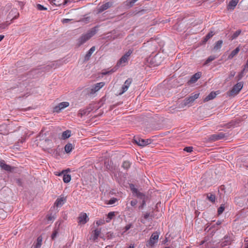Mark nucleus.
I'll use <instances>...</instances> for the list:
<instances>
[{
	"label": "nucleus",
	"mask_w": 248,
	"mask_h": 248,
	"mask_svg": "<svg viewBox=\"0 0 248 248\" xmlns=\"http://www.w3.org/2000/svg\"><path fill=\"white\" fill-rule=\"evenodd\" d=\"M95 33L96 30L95 29H93L89 31L87 33L82 35L77 40V45L78 46H81L93 36Z\"/></svg>",
	"instance_id": "obj_1"
},
{
	"label": "nucleus",
	"mask_w": 248,
	"mask_h": 248,
	"mask_svg": "<svg viewBox=\"0 0 248 248\" xmlns=\"http://www.w3.org/2000/svg\"><path fill=\"white\" fill-rule=\"evenodd\" d=\"M243 87V83L240 82L236 84L232 88V89L228 93V95L229 96H232L238 94L241 91Z\"/></svg>",
	"instance_id": "obj_2"
},
{
	"label": "nucleus",
	"mask_w": 248,
	"mask_h": 248,
	"mask_svg": "<svg viewBox=\"0 0 248 248\" xmlns=\"http://www.w3.org/2000/svg\"><path fill=\"white\" fill-rule=\"evenodd\" d=\"M159 236V233L158 232H154L150 237L149 240L147 243L146 246L149 247H153L155 244L157 243Z\"/></svg>",
	"instance_id": "obj_3"
},
{
	"label": "nucleus",
	"mask_w": 248,
	"mask_h": 248,
	"mask_svg": "<svg viewBox=\"0 0 248 248\" xmlns=\"http://www.w3.org/2000/svg\"><path fill=\"white\" fill-rule=\"evenodd\" d=\"M104 82L97 83L88 89V93L90 94H93L100 90L105 85Z\"/></svg>",
	"instance_id": "obj_4"
},
{
	"label": "nucleus",
	"mask_w": 248,
	"mask_h": 248,
	"mask_svg": "<svg viewBox=\"0 0 248 248\" xmlns=\"http://www.w3.org/2000/svg\"><path fill=\"white\" fill-rule=\"evenodd\" d=\"M132 53V51L131 50H129L127 52H126L125 54L117 62V65L119 66H124L127 63L129 57Z\"/></svg>",
	"instance_id": "obj_5"
},
{
	"label": "nucleus",
	"mask_w": 248,
	"mask_h": 248,
	"mask_svg": "<svg viewBox=\"0 0 248 248\" xmlns=\"http://www.w3.org/2000/svg\"><path fill=\"white\" fill-rule=\"evenodd\" d=\"M199 96V93H195L186 98L184 101V105L186 106L191 105Z\"/></svg>",
	"instance_id": "obj_6"
},
{
	"label": "nucleus",
	"mask_w": 248,
	"mask_h": 248,
	"mask_svg": "<svg viewBox=\"0 0 248 248\" xmlns=\"http://www.w3.org/2000/svg\"><path fill=\"white\" fill-rule=\"evenodd\" d=\"M69 103L68 102H63L59 103L54 108V111L59 113L62 110L68 107Z\"/></svg>",
	"instance_id": "obj_7"
},
{
	"label": "nucleus",
	"mask_w": 248,
	"mask_h": 248,
	"mask_svg": "<svg viewBox=\"0 0 248 248\" xmlns=\"http://www.w3.org/2000/svg\"><path fill=\"white\" fill-rule=\"evenodd\" d=\"M134 140L138 145L140 146H144L151 143V140L149 139L144 140L139 138H136Z\"/></svg>",
	"instance_id": "obj_8"
},
{
	"label": "nucleus",
	"mask_w": 248,
	"mask_h": 248,
	"mask_svg": "<svg viewBox=\"0 0 248 248\" xmlns=\"http://www.w3.org/2000/svg\"><path fill=\"white\" fill-rule=\"evenodd\" d=\"M78 224L80 225H84L89 220L87 214L85 213H81L79 214V217H78Z\"/></svg>",
	"instance_id": "obj_9"
},
{
	"label": "nucleus",
	"mask_w": 248,
	"mask_h": 248,
	"mask_svg": "<svg viewBox=\"0 0 248 248\" xmlns=\"http://www.w3.org/2000/svg\"><path fill=\"white\" fill-rule=\"evenodd\" d=\"M132 80L131 79H127L124 82V84L123 85L121 89V91L119 93V95H122L126 91H127L128 88L129 87Z\"/></svg>",
	"instance_id": "obj_10"
},
{
	"label": "nucleus",
	"mask_w": 248,
	"mask_h": 248,
	"mask_svg": "<svg viewBox=\"0 0 248 248\" xmlns=\"http://www.w3.org/2000/svg\"><path fill=\"white\" fill-rule=\"evenodd\" d=\"M225 137V134L223 133H217L211 135L209 138L210 141H216L223 139Z\"/></svg>",
	"instance_id": "obj_11"
},
{
	"label": "nucleus",
	"mask_w": 248,
	"mask_h": 248,
	"mask_svg": "<svg viewBox=\"0 0 248 248\" xmlns=\"http://www.w3.org/2000/svg\"><path fill=\"white\" fill-rule=\"evenodd\" d=\"M19 14L16 9H12L8 15V19L11 20L17 18L19 16Z\"/></svg>",
	"instance_id": "obj_12"
},
{
	"label": "nucleus",
	"mask_w": 248,
	"mask_h": 248,
	"mask_svg": "<svg viewBox=\"0 0 248 248\" xmlns=\"http://www.w3.org/2000/svg\"><path fill=\"white\" fill-rule=\"evenodd\" d=\"M50 3L56 5V6H61L65 5V0H48Z\"/></svg>",
	"instance_id": "obj_13"
},
{
	"label": "nucleus",
	"mask_w": 248,
	"mask_h": 248,
	"mask_svg": "<svg viewBox=\"0 0 248 248\" xmlns=\"http://www.w3.org/2000/svg\"><path fill=\"white\" fill-rule=\"evenodd\" d=\"M65 201L66 199L64 197L58 198L55 202V205L57 207H61Z\"/></svg>",
	"instance_id": "obj_14"
},
{
	"label": "nucleus",
	"mask_w": 248,
	"mask_h": 248,
	"mask_svg": "<svg viewBox=\"0 0 248 248\" xmlns=\"http://www.w3.org/2000/svg\"><path fill=\"white\" fill-rule=\"evenodd\" d=\"M0 167L6 171H11L12 169L11 167L6 164L4 160L0 161Z\"/></svg>",
	"instance_id": "obj_15"
},
{
	"label": "nucleus",
	"mask_w": 248,
	"mask_h": 248,
	"mask_svg": "<svg viewBox=\"0 0 248 248\" xmlns=\"http://www.w3.org/2000/svg\"><path fill=\"white\" fill-rule=\"evenodd\" d=\"M111 5V3L109 2H106L103 4H102L101 6L99 7L98 8V12H102L104 11V10H106L108 9V8H109Z\"/></svg>",
	"instance_id": "obj_16"
},
{
	"label": "nucleus",
	"mask_w": 248,
	"mask_h": 248,
	"mask_svg": "<svg viewBox=\"0 0 248 248\" xmlns=\"http://www.w3.org/2000/svg\"><path fill=\"white\" fill-rule=\"evenodd\" d=\"M95 50V46L92 47L90 50L88 51L86 55L85 56L84 60L85 61H88L92 55V54L94 52Z\"/></svg>",
	"instance_id": "obj_17"
},
{
	"label": "nucleus",
	"mask_w": 248,
	"mask_h": 248,
	"mask_svg": "<svg viewBox=\"0 0 248 248\" xmlns=\"http://www.w3.org/2000/svg\"><path fill=\"white\" fill-rule=\"evenodd\" d=\"M101 233V231L99 229H96L94 231L92 237L90 238V239L93 240V241H95L99 236Z\"/></svg>",
	"instance_id": "obj_18"
},
{
	"label": "nucleus",
	"mask_w": 248,
	"mask_h": 248,
	"mask_svg": "<svg viewBox=\"0 0 248 248\" xmlns=\"http://www.w3.org/2000/svg\"><path fill=\"white\" fill-rule=\"evenodd\" d=\"M239 0H232L228 6V9L233 10L237 5Z\"/></svg>",
	"instance_id": "obj_19"
},
{
	"label": "nucleus",
	"mask_w": 248,
	"mask_h": 248,
	"mask_svg": "<svg viewBox=\"0 0 248 248\" xmlns=\"http://www.w3.org/2000/svg\"><path fill=\"white\" fill-rule=\"evenodd\" d=\"M201 76V73L199 72L194 75L190 78V82L191 83H194L197 81L198 79L200 78Z\"/></svg>",
	"instance_id": "obj_20"
},
{
	"label": "nucleus",
	"mask_w": 248,
	"mask_h": 248,
	"mask_svg": "<svg viewBox=\"0 0 248 248\" xmlns=\"http://www.w3.org/2000/svg\"><path fill=\"white\" fill-rule=\"evenodd\" d=\"M216 95L217 93L215 92H211L204 98V101L207 102L210 100L213 99L216 97Z\"/></svg>",
	"instance_id": "obj_21"
},
{
	"label": "nucleus",
	"mask_w": 248,
	"mask_h": 248,
	"mask_svg": "<svg viewBox=\"0 0 248 248\" xmlns=\"http://www.w3.org/2000/svg\"><path fill=\"white\" fill-rule=\"evenodd\" d=\"M239 48L238 47H236L231 53V54L228 56V58L230 59H232L239 52Z\"/></svg>",
	"instance_id": "obj_22"
},
{
	"label": "nucleus",
	"mask_w": 248,
	"mask_h": 248,
	"mask_svg": "<svg viewBox=\"0 0 248 248\" xmlns=\"http://www.w3.org/2000/svg\"><path fill=\"white\" fill-rule=\"evenodd\" d=\"M73 148V145L71 143H68L65 146L64 150L67 153H69L72 150Z\"/></svg>",
	"instance_id": "obj_23"
},
{
	"label": "nucleus",
	"mask_w": 248,
	"mask_h": 248,
	"mask_svg": "<svg viewBox=\"0 0 248 248\" xmlns=\"http://www.w3.org/2000/svg\"><path fill=\"white\" fill-rule=\"evenodd\" d=\"M42 237L41 236H39L37 239V242L36 245L34 246V248H40L42 245Z\"/></svg>",
	"instance_id": "obj_24"
},
{
	"label": "nucleus",
	"mask_w": 248,
	"mask_h": 248,
	"mask_svg": "<svg viewBox=\"0 0 248 248\" xmlns=\"http://www.w3.org/2000/svg\"><path fill=\"white\" fill-rule=\"evenodd\" d=\"M71 136V131L70 130H66L64 131L62 134V138L63 139H66L69 138Z\"/></svg>",
	"instance_id": "obj_25"
},
{
	"label": "nucleus",
	"mask_w": 248,
	"mask_h": 248,
	"mask_svg": "<svg viewBox=\"0 0 248 248\" xmlns=\"http://www.w3.org/2000/svg\"><path fill=\"white\" fill-rule=\"evenodd\" d=\"M115 216V213L114 212H111L108 213L107 216V217L106 218V222H109L110 220L112 219V218Z\"/></svg>",
	"instance_id": "obj_26"
},
{
	"label": "nucleus",
	"mask_w": 248,
	"mask_h": 248,
	"mask_svg": "<svg viewBox=\"0 0 248 248\" xmlns=\"http://www.w3.org/2000/svg\"><path fill=\"white\" fill-rule=\"evenodd\" d=\"M223 42L222 40H219L216 42L215 46H214V49L216 50H217L219 49L222 46Z\"/></svg>",
	"instance_id": "obj_27"
},
{
	"label": "nucleus",
	"mask_w": 248,
	"mask_h": 248,
	"mask_svg": "<svg viewBox=\"0 0 248 248\" xmlns=\"http://www.w3.org/2000/svg\"><path fill=\"white\" fill-rule=\"evenodd\" d=\"M130 187L133 193L136 194L137 196H140V194L138 191L137 189L133 185H130Z\"/></svg>",
	"instance_id": "obj_28"
},
{
	"label": "nucleus",
	"mask_w": 248,
	"mask_h": 248,
	"mask_svg": "<svg viewBox=\"0 0 248 248\" xmlns=\"http://www.w3.org/2000/svg\"><path fill=\"white\" fill-rule=\"evenodd\" d=\"M71 180V176L69 174H64L63 176V181L64 183H67Z\"/></svg>",
	"instance_id": "obj_29"
},
{
	"label": "nucleus",
	"mask_w": 248,
	"mask_h": 248,
	"mask_svg": "<svg viewBox=\"0 0 248 248\" xmlns=\"http://www.w3.org/2000/svg\"><path fill=\"white\" fill-rule=\"evenodd\" d=\"M214 32L213 31H210L209 32L205 37L204 39V42H206L207 40L212 37L214 35Z\"/></svg>",
	"instance_id": "obj_30"
},
{
	"label": "nucleus",
	"mask_w": 248,
	"mask_h": 248,
	"mask_svg": "<svg viewBox=\"0 0 248 248\" xmlns=\"http://www.w3.org/2000/svg\"><path fill=\"white\" fill-rule=\"evenodd\" d=\"M245 70L244 68L236 77V78L237 80H240L244 76V72Z\"/></svg>",
	"instance_id": "obj_31"
},
{
	"label": "nucleus",
	"mask_w": 248,
	"mask_h": 248,
	"mask_svg": "<svg viewBox=\"0 0 248 248\" xmlns=\"http://www.w3.org/2000/svg\"><path fill=\"white\" fill-rule=\"evenodd\" d=\"M130 166V164L128 161H124L123 163V167L125 169H127L128 168H129Z\"/></svg>",
	"instance_id": "obj_32"
},
{
	"label": "nucleus",
	"mask_w": 248,
	"mask_h": 248,
	"mask_svg": "<svg viewBox=\"0 0 248 248\" xmlns=\"http://www.w3.org/2000/svg\"><path fill=\"white\" fill-rule=\"evenodd\" d=\"M36 8L38 10H39L40 11L47 10V8L46 7H45L44 6H43L40 4H38L36 5Z\"/></svg>",
	"instance_id": "obj_33"
},
{
	"label": "nucleus",
	"mask_w": 248,
	"mask_h": 248,
	"mask_svg": "<svg viewBox=\"0 0 248 248\" xmlns=\"http://www.w3.org/2000/svg\"><path fill=\"white\" fill-rule=\"evenodd\" d=\"M240 31H235L232 36V39L233 40L235 39L240 34Z\"/></svg>",
	"instance_id": "obj_34"
},
{
	"label": "nucleus",
	"mask_w": 248,
	"mask_h": 248,
	"mask_svg": "<svg viewBox=\"0 0 248 248\" xmlns=\"http://www.w3.org/2000/svg\"><path fill=\"white\" fill-rule=\"evenodd\" d=\"M215 59V57H214L213 56H211L209 57L208 58V59L206 60L204 64H206L208 63L209 62H211V61H213Z\"/></svg>",
	"instance_id": "obj_35"
},
{
	"label": "nucleus",
	"mask_w": 248,
	"mask_h": 248,
	"mask_svg": "<svg viewBox=\"0 0 248 248\" xmlns=\"http://www.w3.org/2000/svg\"><path fill=\"white\" fill-rule=\"evenodd\" d=\"M207 198L212 202H214L215 201L216 198L215 196L213 194H210L207 196Z\"/></svg>",
	"instance_id": "obj_36"
},
{
	"label": "nucleus",
	"mask_w": 248,
	"mask_h": 248,
	"mask_svg": "<svg viewBox=\"0 0 248 248\" xmlns=\"http://www.w3.org/2000/svg\"><path fill=\"white\" fill-rule=\"evenodd\" d=\"M224 205H221L220 207L218 208L217 212L218 215H220L223 213V212L224 211Z\"/></svg>",
	"instance_id": "obj_37"
},
{
	"label": "nucleus",
	"mask_w": 248,
	"mask_h": 248,
	"mask_svg": "<svg viewBox=\"0 0 248 248\" xmlns=\"http://www.w3.org/2000/svg\"><path fill=\"white\" fill-rule=\"evenodd\" d=\"M138 0H127L126 2L129 4L130 6H132Z\"/></svg>",
	"instance_id": "obj_38"
},
{
	"label": "nucleus",
	"mask_w": 248,
	"mask_h": 248,
	"mask_svg": "<svg viewBox=\"0 0 248 248\" xmlns=\"http://www.w3.org/2000/svg\"><path fill=\"white\" fill-rule=\"evenodd\" d=\"M131 226H132V225L131 224H129L126 225L124 227V231L123 233H124L127 231H128L129 229H130V228L131 227Z\"/></svg>",
	"instance_id": "obj_39"
},
{
	"label": "nucleus",
	"mask_w": 248,
	"mask_h": 248,
	"mask_svg": "<svg viewBox=\"0 0 248 248\" xmlns=\"http://www.w3.org/2000/svg\"><path fill=\"white\" fill-rule=\"evenodd\" d=\"M117 201V199H116V198H112V199H110V200L109 201V202H108V204H114V203L116 202Z\"/></svg>",
	"instance_id": "obj_40"
},
{
	"label": "nucleus",
	"mask_w": 248,
	"mask_h": 248,
	"mask_svg": "<svg viewBox=\"0 0 248 248\" xmlns=\"http://www.w3.org/2000/svg\"><path fill=\"white\" fill-rule=\"evenodd\" d=\"M58 233V232L57 231H56V230L54 231V232H53V233L51 235V238L52 239H54L56 237V236H57Z\"/></svg>",
	"instance_id": "obj_41"
},
{
	"label": "nucleus",
	"mask_w": 248,
	"mask_h": 248,
	"mask_svg": "<svg viewBox=\"0 0 248 248\" xmlns=\"http://www.w3.org/2000/svg\"><path fill=\"white\" fill-rule=\"evenodd\" d=\"M193 148L192 147H187L184 148V150L187 152H191L192 151Z\"/></svg>",
	"instance_id": "obj_42"
},
{
	"label": "nucleus",
	"mask_w": 248,
	"mask_h": 248,
	"mask_svg": "<svg viewBox=\"0 0 248 248\" xmlns=\"http://www.w3.org/2000/svg\"><path fill=\"white\" fill-rule=\"evenodd\" d=\"M8 25L6 23H3L0 25V30L4 29L7 27Z\"/></svg>",
	"instance_id": "obj_43"
},
{
	"label": "nucleus",
	"mask_w": 248,
	"mask_h": 248,
	"mask_svg": "<svg viewBox=\"0 0 248 248\" xmlns=\"http://www.w3.org/2000/svg\"><path fill=\"white\" fill-rule=\"evenodd\" d=\"M115 70H113V69L112 70H111L110 71H106V72H102V74L103 75H107L108 74H111L112 73H113L114 72H115Z\"/></svg>",
	"instance_id": "obj_44"
},
{
	"label": "nucleus",
	"mask_w": 248,
	"mask_h": 248,
	"mask_svg": "<svg viewBox=\"0 0 248 248\" xmlns=\"http://www.w3.org/2000/svg\"><path fill=\"white\" fill-rule=\"evenodd\" d=\"M137 203V201L136 200H133V201H131L130 202V204L131 205V206H135Z\"/></svg>",
	"instance_id": "obj_45"
},
{
	"label": "nucleus",
	"mask_w": 248,
	"mask_h": 248,
	"mask_svg": "<svg viewBox=\"0 0 248 248\" xmlns=\"http://www.w3.org/2000/svg\"><path fill=\"white\" fill-rule=\"evenodd\" d=\"M70 20H71L70 19L64 18L62 19V23L64 24L68 23Z\"/></svg>",
	"instance_id": "obj_46"
},
{
	"label": "nucleus",
	"mask_w": 248,
	"mask_h": 248,
	"mask_svg": "<svg viewBox=\"0 0 248 248\" xmlns=\"http://www.w3.org/2000/svg\"><path fill=\"white\" fill-rule=\"evenodd\" d=\"M235 72L234 71H231L229 77L232 78L235 76Z\"/></svg>",
	"instance_id": "obj_47"
},
{
	"label": "nucleus",
	"mask_w": 248,
	"mask_h": 248,
	"mask_svg": "<svg viewBox=\"0 0 248 248\" xmlns=\"http://www.w3.org/2000/svg\"><path fill=\"white\" fill-rule=\"evenodd\" d=\"M66 5L75 1V0H65Z\"/></svg>",
	"instance_id": "obj_48"
},
{
	"label": "nucleus",
	"mask_w": 248,
	"mask_h": 248,
	"mask_svg": "<svg viewBox=\"0 0 248 248\" xmlns=\"http://www.w3.org/2000/svg\"><path fill=\"white\" fill-rule=\"evenodd\" d=\"M245 69L246 68L248 69V60L247 61V62H246V65H245V68H244Z\"/></svg>",
	"instance_id": "obj_49"
},
{
	"label": "nucleus",
	"mask_w": 248,
	"mask_h": 248,
	"mask_svg": "<svg viewBox=\"0 0 248 248\" xmlns=\"http://www.w3.org/2000/svg\"><path fill=\"white\" fill-rule=\"evenodd\" d=\"M135 246L134 244H130V245L127 248H134Z\"/></svg>",
	"instance_id": "obj_50"
},
{
	"label": "nucleus",
	"mask_w": 248,
	"mask_h": 248,
	"mask_svg": "<svg viewBox=\"0 0 248 248\" xmlns=\"http://www.w3.org/2000/svg\"><path fill=\"white\" fill-rule=\"evenodd\" d=\"M4 35H0V42L4 38Z\"/></svg>",
	"instance_id": "obj_51"
},
{
	"label": "nucleus",
	"mask_w": 248,
	"mask_h": 248,
	"mask_svg": "<svg viewBox=\"0 0 248 248\" xmlns=\"http://www.w3.org/2000/svg\"><path fill=\"white\" fill-rule=\"evenodd\" d=\"M149 214H146L144 215V217H145V218H147L149 217Z\"/></svg>",
	"instance_id": "obj_52"
},
{
	"label": "nucleus",
	"mask_w": 248,
	"mask_h": 248,
	"mask_svg": "<svg viewBox=\"0 0 248 248\" xmlns=\"http://www.w3.org/2000/svg\"><path fill=\"white\" fill-rule=\"evenodd\" d=\"M158 58V55H156V56L155 57V60H156V59H157Z\"/></svg>",
	"instance_id": "obj_53"
},
{
	"label": "nucleus",
	"mask_w": 248,
	"mask_h": 248,
	"mask_svg": "<svg viewBox=\"0 0 248 248\" xmlns=\"http://www.w3.org/2000/svg\"><path fill=\"white\" fill-rule=\"evenodd\" d=\"M144 204H145V202L144 201H143L142 205H144Z\"/></svg>",
	"instance_id": "obj_54"
},
{
	"label": "nucleus",
	"mask_w": 248,
	"mask_h": 248,
	"mask_svg": "<svg viewBox=\"0 0 248 248\" xmlns=\"http://www.w3.org/2000/svg\"><path fill=\"white\" fill-rule=\"evenodd\" d=\"M56 175H60L61 174V173H60L59 174H56Z\"/></svg>",
	"instance_id": "obj_55"
},
{
	"label": "nucleus",
	"mask_w": 248,
	"mask_h": 248,
	"mask_svg": "<svg viewBox=\"0 0 248 248\" xmlns=\"http://www.w3.org/2000/svg\"><path fill=\"white\" fill-rule=\"evenodd\" d=\"M165 248H170V247H166Z\"/></svg>",
	"instance_id": "obj_56"
}]
</instances>
